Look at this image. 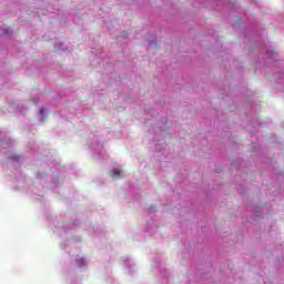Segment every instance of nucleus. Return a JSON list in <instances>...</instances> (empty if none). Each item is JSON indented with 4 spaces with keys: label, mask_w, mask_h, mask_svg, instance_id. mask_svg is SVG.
I'll return each mask as SVG.
<instances>
[{
    "label": "nucleus",
    "mask_w": 284,
    "mask_h": 284,
    "mask_svg": "<svg viewBox=\"0 0 284 284\" xmlns=\"http://www.w3.org/2000/svg\"><path fill=\"white\" fill-rule=\"evenodd\" d=\"M112 179H116V176H121V170L120 169H113L111 173Z\"/></svg>",
    "instance_id": "f257e3e1"
},
{
    "label": "nucleus",
    "mask_w": 284,
    "mask_h": 284,
    "mask_svg": "<svg viewBox=\"0 0 284 284\" xmlns=\"http://www.w3.org/2000/svg\"><path fill=\"white\" fill-rule=\"evenodd\" d=\"M41 114H43V109L40 110Z\"/></svg>",
    "instance_id": "f03ea898"
}]
</instances>
